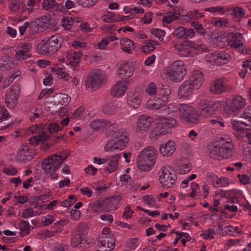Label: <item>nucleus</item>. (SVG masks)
<instances>
[{"mask_svg": "<svg viewBox=\"0 0 251 251\" xmlns=\"http://www.w3.org/2000/svg\"><path fill=\"white\" fill-rule=\"evenodd\" d=\"M128 142V133L124 129H118L113 132L112 139L106 143L104 149L106 151H112L116 150H122Z\"/></svg>", "mask_w": 251, "mask_h": 251, "instance_id": "f257e3e1", "label": "nucleus"}, {"mask_svg": "<svg viewBox=\"0 0 251 251\" xmlns=\"http://www.w3.org/2000/svg\"><path fill=\"white\" fill-rule=\"evenodd\" d=\"M157 151L151 147H148L141 151L137 159V166L142 171H149L152 166L157 157Z\"/></svg>", "mask_w": 251, "mask_h": 251, "instance_id": "f03ea898", "label": "nucleus"}, {"mask_svg": "<svg viewBox=\"0 0 251 251\" xmlns=\"http://www.w3.org/2000/svg\"><path fill=\"white\" fill-rule=\"evenodd\" d=\"M177 124V121L173 117L163 118L159 117L158 119V122L156 126L151 130L150 137L156 139L159 135H165L169 133L170 130L173 126Z\"/></svg>", "mask_w": 251, "mask_h": 251, "instance_id": "7ed1b4c3", "label": "nucleus"}, {"mask_svg": "<svg viewBox=\"0 0 251 251\" xmlns=\"http://www.w3.org/2000/svg\"><path fill=\"white\" fill-rule=\"evenodd\" d=\"M60 36L58 34L51 36L47 41L42 40L38 45L37 50L43 55L53 53L61 47Z\"/></svg>", "mask_w": 251, "mask_h": 251, "instance_id": "20e7f679", "label": "nucleus"}, {"mask_svg": "<svg viewBox=\"0 0 251 251\" xmlns=\"http://www.w3.org/2000/svg\"><path fill=\"white\" fill-rule=\"evenodd\" d=\"M221 105L219 101L213 102L207 100H201L199 102L200 114L204 117H210L215 113Z\"/></svg>", "mask_w": 251, "mask_h": 251, "instance_id": "39448f33", "label": "nucleus"}, {"mask_svg": "<svg viewBox=\"0 0 251 251\" xmlns=\"http://www.w3.org/2000/svg\"><path fill=\"white\" fill-rule=\"evenodd\" d=\"M167 74L171 80L176 82L181 81L186 75V69L183 62L181 61H175Z\"/></svg>", "mask_w": 251, "mask_h": 251, "instance_id": "423d86ee", "label": "nucleus"}, {"mask_svg": "<svg viewBox=\"0 0 251 251\" xmlns=\"http://www.w3.org/2000/svg\"><path fill=\"white\" fill-rule=\"evenodd\" d=\"M102 83V77L100 71L92 72L86 77L85 86L92 89L100 87Z\"/></svg>", "mask_w": 251, "mask_h": 251, "instance_id": "0eeeda50", "label": "nucleus"}, {"mask_svg": "<svg viewBox=\"0 0 251 251\" xmlns=\"http://www.w3.org/2000/svg\"><path fill=\"white\" fill-rule=\"evenodd\" d=\"M19 86L14 85L5 94V103L9 108H14L17 105L19 96Z\"/></svg>", "mask_w": 251, "mask_h": 251, "instance_id": "6e6552de", "label": "nucleus"}, {"mask_svg": "<svg viewBox=\"0 0 251 251\" xmlns=\"http://www.w3.org/2000/svg\"><path fill=\"white\" fill-rule=\"evenodd\" d=\"M177 176L174 172L168 170H163L162 175L159 177L160 182L163 187L170 188L175 183Z\"/></svg>", "mask_w": 251, "mask_h": 251, "instance_id": "1a4fd4ad", "label": "nucleus"}, {"mask_svg": "<svg viewBox=\"0 0 251 251\" xmlns=\"http://www.w3.org/2000/svg\"><path fill=\"white\" fill-rule=\"evenodd\" d=\"M153 122V119L147 115H141L137 121L136 130L139 133L147 132Z\"/></svg>", "mask_w": 251, "mask_h": 251, "instance_id": "9d476101", "label": "nucleus"}, {"mask_svg": "<svg viewBox=\"0 0 251 251\" xmlns=\"http://www.w3.org/2000/svg\"><path fill=\"white\" fill-rule=\"evenodd\" d=\"M232 87L226 84L225 79H217L214 81L213 85L210 88V91L213 94L219 95L222 93L230 91Z\"/></svg>", "mask_w": 251, "mask_h": 251, "instance_id": "9b49d317", "label": "nucleus"}, {"mask_svg": "<svg viewBox=\"0 0 251 251\" xmlns=\"http://www.w3.org/2000/svg\"><path fill=\"white\" fill-rule=\"evenodd\" d=\"M98 245L101 251H111L115 247V240L112 237L101 236L98 238Z\"/></svg>", "mask_w": 251, "mask_h": 251, "instance_id": "f8f14e48", "label": "nucleus"}, {"mask_svg": "<svg viewBox=\"0 0 251 251\" xmlns=\"http://www.w3.org/2000/svg\"><path fill=\"white\" fill-rule=\"evenodd\" d=\"M168 100V98L166 97L156 95L153 99L148 100L147 106L152 109H158L165 105Z\"/></svg>", "mask_w": 251, "mask_h": 251, "instance_id": "ddd939ff", "label": "nucleus"}, {"mask_svg": "<svg viewBox=\"0 0 251 251\" xmlns=\"http://www.w3.org/2000/svg\"><path fill=\"white\" fill-rule=\"evenodd\" d=\"M107 125V128L111 130V128L116 129L118 127V125L116 122L111 123L105 119H100L93 121L91 124V127L94 130L98 131L100 129H102Z\"/></svg>", "mask_w": 251, "mask_h": 251, "instance_id": "4468645a", "label": "nucleus"}, {"mask_svg": "<svg viewBox=\"0 0 251 251\" xmlns=\"http://www.w3.org/2000/svg\"><path fill=\"white\" fill-rule=\"evenodd\" d=\"M122 197L120 196H114L103 200L102 202L105 209V212H109L113 210H116L118 207Z\"/></svg>", "mask_w": 251, "mask_h": 251, "instance_id": "2eb2a0df", "label": "nucleus"}, {"mask_svg": "<svg viewBox=\"0 0 251 251\" xmlns=\"http://www.w3.org/2000/svg\"><path fill=\"white\" fill-rule=\"evenodd\" d=\"M128 84V82L126 80L117 82L111 89V95L116 97L123 95L126 91Z\"/></svg>", "mask_w": 251, "mask_h": 251, "instance_id": "dca6fc26", "label": "nucleus"}, {"mask_svg": "<svg viewBox=\"0 0 251 251\" xmlns=\"http://www.w3.org/2000/svg\"><path fill=\"white\" fill-rule=\"evenodd\" d=\"M195 44L188 40L183 41L177 49L179 54L182 56H188L191 55V51L193 48H195Z\"/></svg>", "mask_w": 251, "mask_h": 251, "instance_id": "f3484780", "label": "nucleus"}, {"mask_svg": "<svg viewBox=\"0 0 251 251\" xmlns=\"http://www.w3.org/2000/svg\"><path fill=\"white\" fill-rule=\"evenodd\" d=\"M188 80L195 87V89H198L202 84L204 76L201 72L195 70L191 73Z\"/></svg>", "mask_w": 251, "mask_h": 251, "instance_id": "a211bd4d", "label": "nucleus"}, {"mask_svg": "<svg viewBox=\"0 0 251 251\" xmlns=\"http://www.w3.org/2000/svg\"><path fill=\"white\" fill-rule=\"evenodd\" d=\"M195 87L188 80L184 81L178 89V95L180 97H187L193 92Z\"/></svg>", "mask_w": 251, "mask_h": 251, "instance_id": "6ab92c4d", "label": "nucleus"}, {"mask_svg": "<svg viewBox=\"0 0 251 251\" xmlns=\"http://www.w3.org/2000/svg\"><path fill=\"white\" fill-rule=\"evenodd\" d=\"M216 148H218V151L219 154L224 158H229L232 155L233 153V145L229 142H226L220 145V144L216 145Z\"/></svg>", "mask_w": 251, "mask_h": 251, "instance_id": "aec40b11", "label": "nucleus"}, {"mask_svg": "<svg viewBox=\"0 0 251 251\" xmlns=\"http://www.w3.org/2000/svg\"><path fill=\"white\" fill-rule=\"evenodd\" d=\"M245 100L240 96H235L229 104V109L233 112H237L242 109L245 105Z\"/></svg>", "mask_w": 251, "mask_h": 251, "instance_id": "412c9836", "label": "nucleus"}, {"mask_svg": "<svg viewBox=\"0 0 251 251\" xmlns=\"http://www.w3.org/2000/svg\"><path fill=\"white\" fill-rule=\"evenodd\" d=\"M133 74V67L128 63L121 65L119 70V77L122 79H126L130 77Z\"/></svg>", "mask_w": 251, "mask_h": 251, "instance_id": "4be33fe9", "label": "nucleus"}, {"mask_svg": "<svg viewBox=\"0 0 251 251\" xmlns=\"http://www.w3.org/2000/svg\"><path fill=\"white\" fill-rule=\"evenodd\" d=\"M175 143L171 141H168L166 144H162L160 147V152L163 155L171 156L176 151Z\"/></svg>", "mask_w": 251, "mask_h": 251, "instance_id": "5701e85b", "label": "nucleus"}, {"mask_svg": "<svg viewBox=\"0 0 251 251\" xmlns=\"http://www.w3.org/2000/svg\"><path fill=\"white\" fill-rule=\"evenodd\" d=\"M85 235L84 233H81L79 230H77L72 235L71 239L72 246L76 247L81 245L80 247H82V245L85 243Z\"/></svg>", "mask_w": 251, "mask_h": 251, "instance_id": "b1692460", "label": "nucleus"}, {"mask_svg": "<svg viewBox=\"0 0 251 251\" xmlns=\"http://www.w3.org/2000/svg\"><path fill=\"white\" fill-rule=\"evenodd\" d=\"M49 197V196L48 195H43L40 196H35L31 198L28 202L30 205H33L34 208L42 209L44 207L45 205H38V204L39 203V201H41L42 203L48 201L47 198Z\"/></svg>", "mask_w": 251, "mask_h": 251, "instance_id": "393cba45", "label": "nucleus"}, {"mask_svg": "<svg viewBox=\"0 0 251 251\" xmlns=\"http://www.w3.org/2000/svg\"><path fill=\"white\" fill-rule=\"evenodd\" d=\"M120 43L122 46V50L127 53H131V50H134L135 48L134 43L127 38L121 39Z\"/></svg>", "mask_w": 251, "mask_h": 251, "instance_id": "a878e982", "label": "nucleus"}, {"mask_svg": "<svg viewBox=\"0 0 251 251\" xmlns=\"http://www.w3.org/2000/svg\"><path fill=\"white\" fill-rule=\"evenodd\" d=\"M42 168L44 170L45 174H50V176L52 175L57 170L56 167L54 166L48 158L42 161Z\"/></svg>", "mask_w": 251, "mask_h": 251, "instance_id": "bb28decb", "label": "nucleus"}, {"mask_svg": "<svg viewBox=\"0 0 251 251\" xmlns=\"http://www.w3.org/2000/svg\"><path fill=\"white\" fill-rule=\"evenodd\" d=\"M194 108L189 105L185 103L179 104L178 105V110L179 113V117L184 120Z\"/></svg>", "mask_w": 251, "mask_h": 251, "instance_id": "cd10ccee", "label": "nucleus"}, {"mask_svg": "<svg viewBox=\"0 0 251 251\" xmlns=\"http://www.w3.org/2000/svg\"><path fill=\"white\" fill-rule=\"evenodd\" d=\"M10 116L7 112V111L0 104V122H4V124H7L6 125L3 126V129L8 127L10 125Z\"/></svg>", "mask_w": 251, "mask_h": 251, "instance_id": "c85d7f7f", "label": "nucleus"}, {"mask_svg": "<svg viewBox=\"0 0 251 251\" xmlns=\"http://www.w3.org/2000/svg\"><path fill=\"white\" fill-rule=\"evenodd\" d=\"M50 137L47 134L46 132H43L41 134L34 136L29 139V143L33 146L37 145L40 141L43 143L47 141Z\"/></svg>", "mask_w": 251, "mask_h": 251, "instance_id": "c756f323", "label": "nucleus"}, {"mask_svg": "<svg viewBox=\"0 0 251 251\" xmlns=\"http://www.w3.org/2000/svg\"><path fill=\"white\" fill-rule=\"evenodd\" d=\"M226 12H230L231 15H233L235 18L241 19L245 16L244 9L241 7L236 6L231 8H227L226 9Z\"/></svg>", "mask_w": 251, "mask_h": 251, "instance_id": "7c9ffc66", "label": "nucleus"}, {"mask_svg": "<svg viewBox=\"0 0 251 251\" xmlns=\"http://www.w3.org/2000/svg\"><path fill=\"white\" fill-rule=\"evenodd\" d=\"M120 158V155L116 154L114 155L111 159H110V162L108 163L109 168L105 169V171H108L109 173H111L115 171L118 168V161Z\"/></svg>", "mask_w": 251, "mask_h": 251, "instance_id": "2f4dec72", "label": "nucleus"}, {"mask_svg": "<svg viewBox=\"0 0 251 251\" xmlns=\"http://www.w3.org/2000/svg\"><path fill=\"white\" fill-rule=\"evenodd\" d=\"M200 116L197 111L194 108L189 113V116L184 120V121L192 124H198L199 122Z\"/></svg>", "mask_w": 251, "mask_h": 251, "instance_id": "473e14b6", "label": "nucleus"}, {"mask_svg": "<svg viewBox=\"0 0 251 251\" xmlns=\"http://www.w3.org/2000/svg\"><path fill=\"white\" fill-rule=\"evenodd\" d=\"M243 43L242 42H238L237 41H233V42L231 43L230 47H234L235 48H239V51L242 54H251L249 51L251 50L247 48L246 46L243 47Z\"/></svg>", "mask_w": 251, "mask_h": 251, "instance_id": "72a5a7b5", "label": "nucleus"}, {"mask_svg": "<svg viewBox=\"0 0 251 251\" xmlns=\"http://www.w3.org/2000/svg\"><path fill=\"white\" fill-rule=\"evenodd\" d=\"M61 152H59L58 154H54L48 157V158L54 166L56 167V169H57L63 162V160L61 159Z\"/></svg>", "mask_w": 251, "mask_h": 251, "instance_id": "f704fd0d", "label": "nucleus"}, {"mask_svg": "<svg viewBox=\"0 0 251 251\" xmlns=\"http://www.w3.org/2000/svg\"><path fill=\"white\" fill-rule=\"evenodd\" d=\"M114 14L110 13V14L107 17H105V18L103 19V21L104 22L106 23H115L118 22L119 21L128 20L131 19L132 18L130 16H122L120 19H115L113 18Z\"/></svg>", "mask_w": 251, "mask_h": 251, "instance_id": "c9c22d12", "label": "nucleus"}, {"mask_svg": "<svg viewBox=\"0 0 251 251\" xmlns=\"http://www.w3.org/2000/svg\"><path fill=\"white\" fill-rule=\"evenodd\" d=\"M171 94V90L168 85H158L157 88V95L165 96L168 98Z\"/></svg>", "mask_w": 251, "mask_h": 251, "instance_id": "e433bc0d", "label": "nucleus"}, {"mask_svg": "<svg viewBox=\"0 0 251 251\" xmlns=\"http://www.w3.org/2000/svg\"><path fill=\"white\" fill-rule=\"evenodd\" d=\"M191 25L194 28L197 33L201 35H204L206 33V29L204 28L201 24H200L198 22H193L191 23Z\"/></svg>", "mask_w": 251, "mask_h": 251, "instance_id": "4c0bfd02", "label": "nucleus"}, {"mask_svg": "<svg viewBox=\"0 0 251 251\" xmlns=\"http://www.w3.org/2000/svg\"><path fill=\"white\" fill-rule=\"evenodd\" d=\"M141 101L140 99L134 96H129L127 100L129 106L135 109L138 108L140 106Z\"/></svg>", "mask_w": 251, "mask_h": 251, "instance_id": "58836bf2", "label": "nucleus"}, {"mask_svg": "<svg viewBox=\"0 0 251 251\" xmlns=\"http://www.w3.org/2000/svg\"><path fill=\"white\" fill-rule=\"evenodd\" d=\"M103 200H98L93 203L92 210L94 212L105 211L104 207L102 202Z\"/></svg>", "mask_w": 251, "mask_h": 251, "instance_id": "ea45409f", "label": "nucleus"}, {"mask_svg": "<svg viewBox=\"0 0 251 251\" xmlns=\"http://www.w3.org/2000/svg\"><path fill=\"white\" fill-rule=\"evenodd\" d=\"M117 109V104L113 101L106 104L102 109V111L106 114L113 113Z\"/></svg>", "mask_w": 251, "mask_h": 251, "instance_id": "a19ab883", "label": "nucleus"}, {"mask_svg": "<svg viewBox=\"0 0 251 251\" xmlns=\"http://www.w3.org/2000/svg\"><path fill=\"white\" fill-rule=\"evenodd\" d=\"M61 22L62 23V26L64 27L66 30H69L71 28V26L74 25L73 18L72 17H65L62 19Z\"/></svg>", "mask_w": 251, "mask_h": 251, "instance_id": "79ce46f5", "label": "nucleus"}, {"mask_svg": "<svg viewBox=\"0 0 251 251\" xmlns=\"http://www.w3.org/2000/svg\"><path fill=\"white\" fill-rule=\"evenodd\" d=\"M63 104L61 103V101L58 102L56 104V107L53 108L54 109H59V114L60 116H65L66 115V114L67 112V108L64 107H61V105H62ZM56 105L55 102H51L50 106H53V105Z\"/></svg>", "mask_w": 251, "mask_h": 251, "instance_id": "37998d69", "label": "nucleus"}, {"mask_svg": "<svg viewBox=\"0 0 251 251\" xmlns=\"http://www.w3.org/2000/svg\"><path fill=\"white\" fill-rule=\"evenodd\" d=\"M178 19H179L178 16H176L175 14H173V12H170L163 17L162 22L163 23L170 24L174 20Z\"/></svg>", "mask_w": 251, "mask_h": 251, "instance_id": "c03bdc74", "label": "nucleus"}, {"mask_svg": "<svg viewBox=\"0 0 251 251\" xmlns=\"http://www.w3.org/2000/svg\"><path fill=\"white\" fill-rule=\"evenodd\" d=\"M37 20H39L41 23L45 24V25H43L42 26L46 27V28H48L50 25H52V21H53L50 15L43 16L39 19H37Z\"/></svg>", "mask_w": 251, "mask_h": 251, "instance_id": "a18cd8bd", "label": "nucleus"}, {"mask_svg": "<svg viewBox=\"0 0 251 251\" xmlns=\"http://www.w3.org/2000/svg\"><path fill=\"white\" fill-rule=\"evenodd\" d=\"M82 55V52L81 51L74 53L73 55L71 56V60L70 63L73 66H76L79 62L80 56Z\"/></svg>", "mask_w": 251, "mask_h": 251, "instance_id": "49530a36", "label": "nucleus"}, {"mask_svg": "<svg viewBox=\"0 0 251 251\" xmlns=\"http://www.w3.org/2000/svg\"><path fill=\"white\" fill-rule=\"evenodd\" d=\"M62 128H61L58 124L55 123H50L47 126V129L50 133L57 132L61 130Z\"/></svg>", "mask_w": 251, "mask_h": 251, "instance_id": "de8ad7c7", "label": "nucleus"}, {"mask_svg": "<svg viewBox=\"0 0 251 251\" xmlns=\"http://www.w3.org/2000/svg\"><path fill=\"white\" fill-rule=\"evenodd\" d=\"M32 56L30 53H27L22 50H18L16 52L15 57L18 60L26 59L27 58H30Z\"/></svg>", "mask_w": 251, "mask_h": 251, "instance_id": "09e8293b", "label": "nucleus"}, {"mask_svg": "<svg viewBox=\"0 0 251 251\" xmlns=\"http://www.w3.org/2000/svg\"><path fill=\"white\" fill-rule=\"evenodd\" d=\"M42 4L44 9L49 10L55 7L56 1L54 0H45Z\"/></svg>", "mask_w": 251, "mask_h": 251, "instance_id": "8fccbe9b", "label": "nucleus"}, {"mask_svg": "<svg viewBox=\"0 0 251 251\" xmlns=\"http://www.w3.org/2000/svg\"><path fill=\"white\" fill-rule=\"evenodd\" d=\"M68 199L69 200L64 201L61 203L62 207H69L77 201V199L74 196H69Z\"/></svg>", "mask_w": 251, "mask_h": 251, "instance_id": "3c124183", "label": "nucleus"}, {"mask_svg": "<svg viewBox=\"0 0 251 251\" xmlns=\"http://www.w3.org/2000/svg\"><path fill=\"white\" fill-rule=\"evenodd\" d=\"M9 57L5 56L2 58L1 67H3L4 69H8L13 68L14 64L9 60Z\"/></svg>", "mask_w": 251, "mask_h": 251, "instance_id": "603ef678", "label": "nucleus"}, {"mask_svg": "<svg viewBox=\"0 0 251 251\" xmlns=\"http://www.w3.org/2000/svg\"><path fill=\"white\" fill-rule=\"evenodd\" d=\"M205 11L210 12H219L220 14H224L226 12L224 6L211 7L205 9Z\"/></svg>", "mask_w": 251, "mask_h": 251, "instance_id": "864d4df0", "label": "nucleus"}, {"mask_svg": "<svg viewBox=\"0 0 251 251\" xmlns=\"http://www.w3.org/2000/svg\"><path fill=\"white\" fill-rule=\"evenodd\" d=\"M185 28L182 26H179L176 28L174 34L178 38L183 37L185 38Z\"/></svg>", "mask_w": 251, "mask_h": 251, "instance_id": "5fc2aeb1", "label": "nucleus"}, {"mask_svg": "<svg viewBox=\"0 0 251 251\" xmlns=\"http://www.w3.org/2000/svg\"><path fill=\"white\" fill-rule=\"evenodd\" d=\"M157 88L153 82L150 83L146 89V92L150 95H154L157 93Z\"/></svg>", "mask_w": 251, "mask_h": 251, "instance_id": "6e6d98bb", "label": "nucleus"}, {"mask_svg": "<svg viewBox=\"0 0 251 251\" xmlns=\"http://www.w3.org/2000/svg\"><path fill=\"white\" fill-rule=\"evenodd\" d=\"M229 57V54L226 53L225 52H220L218 54L217 57V60H219V62L220 63H222L221 61H225L228 59V58Z\"/></svg>", "mask_w": 251, "mask_h": 251, "instance_id": "4d7b16f0", "label": "nucleus"}, {"mask_svg": "<svg viewBox=\"0 0 251 251\" xmlns=\"http://www.w3.org/2000/svg\"><path fill=\"white\" fill-rule=\"evenodd\" d=\"M34 213V211L33 210V208H29L25 209L23 211V212L22 213V217L24 218L27 219V218L29 217H32L33 216Z\"/></svg>", "mask_w": 251, "mask_h": 251, "instance_id": "13d9d810", "label": "nucleus"}, {"mask_svg": "<svg viewBox=\"0 0 251 251\" xmlns=\"http://www.w3.org/2000/svg\"><path fill=\"white\" fill-rule=\"evenodd\" d=\"M244 118H245V116H244L243 114L239 117V120L241 124L245 125L246 126H248L249 127L247 128L246 129H251V123L250 124L248 123L249 119L246 118V119H244Z\"/></svg>", "mask_w": 251, "mask_h": 251, "instance_id": "bf43d9fd", "label": "nucleus"}, {"mask_svg": "<svg viewBox=\"0 0 251 251\" xmlns=\"http://www.w3.org/2000/svg\"><path fill=\"white\" fill-rule=\"evenodd\" d=\"M45 127H43L38 125H35L29 127V130L31 131L33 133H39L43 131V129Z\"/></svg>", "mask_w": 251, "mask_h": 251, "instance_id": "052dcab7", "label": "nucleus"}, {"mask_svg": "<svg viewBox=\"0 0 251 251\" xmlns=\"http://www.w3.org/2000/svg\"><path fill=\"white\" fill-rule=\"evenodd\" d=\"M54 221V218L53 216L50 215H48L46 217H45V221H42V225L44 226H46L47 225H50L53 223Z\"/></svg>", "mask_w": 251, "mask_h": 251, "instance_id": "680f3d73", "label": "nucleus"}, {"mask_svg": "<svg viewBox=\"0 0 251 251\" xmlns=\"http://www.w3.org/2000/svg\"><path fill=\"white\" fill-rule=\"evenodd\" d=\"M133 212V211L130 209V207L129 205H127L125 208V212L123 214V217H125L126 219H130Z\"/></svg>", "mask_w": 251, "mask_h": 251, "instance_id": "e2e57ef3", "label": "nucleus"}, {"mask_svg": "<svg viewBox=\"0 0 251 251\" xmlns=\"http://www.w3.org/2000/svg\"><path fill=\"white\" fill-rule=\"evenodd\" d=\"M155 49L154 47L150 46L149 44H146V45L143 46L141 48L142 51L145 53H150L153 51Z\"/></svg>", "mask_w": 251, "mask_h": 251, "instance_id": "0e129e2a", "label": "nucleus"}, {"mask_svg": "<svg viewBox=\"0 0 251 251\" xmlns=\"http://www.w3.org/2000/svg\"><path fill=\"white\" fill-rule=\"evenodd\" d=\"M84 171L86 174L94 176L96 174L98 169L92 165H89L85 169Z\"/></svg>", "mask_w": 251, "mask_h": 251, "instance_id": "69168bd1", "label": "nucleus"}, {"mask_svg": "<svg viewBox=\"0 0 251 251\" xmlns=\"http://www.w3.org/2000/svg\"><path fill=\"white\" fill-rule=\"evenodd\" d=\"M232 126L234 130H235L236 131H240L244 130V128L240 126V124H241L240 120L238 121H232Z\"/></svg>", "mask_w": 251, "mask_h": 251, "instance_id": "338daca9", "label": "nucleus"}, {"mask_svg": "<svg viewBox=\"0 0 251 251\" xmlns=\"http://www.w3.org/2000/svg\"><path fill=\"white\" fill-rule=\"evenodd\" d=\"M243 115L245 116L244 119H249L248 123H251V106L244 110Z\"/></svg>", "mask_w": 251, "mask_h": 251, "instance_id": "774afa93", "label": "nucleus"}]
</instances>
